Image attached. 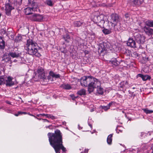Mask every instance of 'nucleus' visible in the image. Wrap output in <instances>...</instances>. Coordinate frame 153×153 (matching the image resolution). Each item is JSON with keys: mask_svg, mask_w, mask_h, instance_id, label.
Returning a JSON list of instances; mask_svg holds the SVG:
<instances>
[{"mask_svg": "<svg viewBox=\"0 0 153 153\" xmlns=\"http://www.w3.org/2000/svg\"><path fill=\"white\" fill-rule=\"evenodd\" d=\"M48 136L50 144L56 153H60L61 150L63 152H65L66 149L63 145L62 135L60 130L57 129L54 133L49 132Z\"/></svg>", "mask_w": 153, "mask_h": 153, "instance_id": "obj_1", "label": "nucleus"}, {"mask_svg": "<svg viewBox=\"0 0 153 153\" xmlns=\"http://www.w3.org/2000/svg\"><path fill=\"white\" fill-rule=\"evenodd\" d=\"M26 48L27 51L29 54L38 57L41 56L40 53L38 52V45L32 39H29L27 40Z\"/></svg>", "mask_w": 153, "mask_h": 153, "instance_id": "obj_2", "label": "nucleus"}, {"mask_svg": "<svg viewBox=\"0 0 153 153\" xmlns=\"http://www.w3.org/2000/svg\"><path fill=\"white\" fill-rule=\"evenodd\" d=\"M88 87V91L89 93L93 91L95 88L100 87L101 83L99 80L94 78H92L91 83H89Z\"/></svg>", "mask_w": 153, "mask_h": 153, "instance_id": "obj_3", "label": "nucleus"}, {"mask_svg": "<svg viewBox=\"0 0 153 153\" xmlns=\"http://www.w3.org/2000/svg\"><path fill=\"white\" fill-rule=\"evenodd\" d=\"M92 78L90 76H83L81 78L80 82L82 86L88 87L89 83H91Z\"/></svg>", "mask_w": 153, "mask_h": 153, "instance_id": "obj_4", "label": "nucleus"}, {"mask_svg": "<svg viewBox=\"0 0 153 153\" xmlns=\"http://www.w3.org/2000/svg\"><path fill=\"white\" fill-rule=\"evenodd\" d=\"M29 19L33 22H42L43 20V16L39 14H34L29 16Z\"/></svg>", "mask_w": 153, "mask_h": 153, "instance_id": "obj_5", "label": "nucleus"}, {"mask_svg": "<svg viewBox=\"0 0 153 153\" xmlns=\"http://www.w3.org/2000/svg\"><path fill=\"white\" fill-rule=\"evenodd\" d=\"M108 20L110 22V23L114 24L115 25L119 21L118 16L116 14H112L109 16Z\"/></svg>", "mask_w": 153, "mask_h": 153, "instance_id": "obj_6", "label": "nucleus"}, {"mask_svg": "<svg viewBox=\"0 0 153 153\" xmlns=\"http://www.w3.org/2000/svg\"><path fill=\"white\" fill-rule=\"evenodd\" d=\"M9 55H10L13 58H21L22 53L21 51H19L18 49H14L12 52H10L9 53Z\"/></svg>", "mask_w": 153, "mask_h": 153, "instance_id": "obj_7", "label": "nucleus"}, {"mask_svg": "<svg viewBox=\"0 0 153 153\" xmlns=\"http://www.w3.org/2000/svg\"><path fill=\"white\" fill-rule=\"evenodd\" d=\"M36 72L38 74V77L40 79H45L46 78L44 69L43 68L41 67H39Z\"/></svg>", "mask_w": 153, "mask_h": 153, "instance_id": "obj_8", "label": "nucleus"}, {"mask_svg": "<svg viewBox=\"0 0 153 153\" xmlns=\"http://www.w3.org/2000/svg\"><path fill=\"white\" fill-rule=\"evenodd\" d=\"M136 42L139 44H143L145 41V37L143 35L137 34L134 36Z\"/></svg>", "mask_w": 153, "mask_h": 153, "instance_id": "obj_9", "label": "nucleus"}, {"mask_svg": "<svg viewBox=\"0 0 153 153\" xmlns=\"http://www.w3.org/2000/svg\"><path fill=\"white\" fill-rule=\"evenodd\" d=\"M10 56L9 55V53L8 54L6 53H5L2 57V62L4 64L5 63H9L11 64L12 62L11 60V58L10 57Z\"/></svg>", "mask_w": 153, "mask_h": 153, "instance_id": "obj_10", "label": "nucleus"}, {"mask_svg": "<svg viewBox=\"0 0 153 153\" xmlns=\"http://www.w3.org/2000/svg\"><path fill=\"white\" fill-rule=\"evenodd\" d=\"M5 10L6 14L8 16H9L11 14V10L14 9V7L10 3H7L5 5Z\"/></svg>", "mask_w": 153, "mask_h": 153, "instance_id": "obj_11", "label": "nucleus"}, {"mask_svg": "<svg viewBox=\"0 0 153 153\" xmlns=\"http://www.w3.org/2000/svg\"><path fill=\"white\" fill-rule=\"evenodd\" d=\"M13 78L10 76H8L7 77V79L5 80V82H6V85L7 86H11L13 85L14 84V83L12 81Z\"/></svg>", "mask_w": 153, "mask_h": 153, "instance_id": "obj_12", "label": "nucleus"}, {"mask_svg": "<svg viewBox=\"0 0 153 153\" xmlns=\"http://www.w3.org/2000/svg\"><path fill=\"white\" fill-rule=\"evenodd\" d=\"M145 33L149 35L153 34V29L149 27L145 26L143 28Z\"/></svg>", "mask_w": 153, "mask_h": 153, "instance_id": "obj_13", "label": "nucleus"}, {"mask_svg": "<svg viewBox=\"0 0 153 153\" xmlns=\"http://www.w3.org/2000/svg\"><path fill=\"white\" fill-rule=\"evenodd\" d=\"M127 44L128 46L134 48L136 47V43L135 41L132 39L129 38L128 39Z\"/></svg>", "mask_w": 153, "mask_h": 153, "instance_id": "obj_14", "label": "nucleus"}, {"mask_svg": "<svg viewBox=\"0 0 153 153\" xmlns=\"http://www.w3.org/2000/svg\"><path fill=\"white\" fill-rule=\"evenodd\" d=\"M106 45V51H107L108 53L111 51L113 49L112 46L111 45V43L108 42H107Z\"/></svg>", "mask_w": 153, "mask_h": 153, "instance_id": "obj_15", "label": "nucleus"}, {"mask_svg": "<svg viewBox=\"0 0 153 153\" xmlns=\"http://www.w3.org/2000/svg\"><path fill=\"white\" fill-rule=\"evenodd\" d=\"M35 7H28L25 8V12L26 15H29L32 13L33 12V9Z\"/></svg>", "mask_w": 153, "mask_h": 153, "instance_id": "obj_16", "label": "nucleus"}, {"mask_svg": "<svg viewBox=\"0 0 153 153\" xmlns=\"http://www.w3.org/2000/svg\"><path fill=\"white\" fill-rule=\"evenodd\" d=\"M120 87L123 88H127L128 87V84L127 81H123L121 82L120 84Z\"/></svg>", "mask_w": 153, "mask_h": 153, "instance_id": "obj_17", "label": "nucleus"}, {"mask_svg": "<svg viewBox=\"0 0 153 153\" xmlns=\"http://www.w3.org/2000/svg\"><path fill=\"white\" fill-rule=\"evenodd\" d=\"M138 77H140L143 81H146L148 79H149L150 77L148 75H143L141 74H139L137 75Z\"/></svg>", "mask_w": 153, "mask_h": 153, "instance_id": "obj_18", "label": "nucleus"}, {"mask_svg": "<svg viewBox=\"0 0 153 153\" xmlns=\"http://www.w3.org/2000/svg\"><path fill=\"white\" fill-rule=\"evenodd\" d=\"M50 76L52 78H55L57 79L59 78L60 77V75L59 74H55L52 71H50L49 73Z\"/></svg>", "mask_w": 153, "mask_h": 153, "instance_id": "obj_19", "label": "nucleus"}, {"mask_svg": "<svg viewBox=\"0 0 153 153\" xmlns=\"http://www.w3.org/2000/svg\"><path fill=\"white\" fill-rule=\"evenodd\" d=\"M131 1L135 5H139L143 2V0H131Z\"/></svg>", "mask_w": 153, "mask_h": 153, "instance_id": "obj_20", "label": "nucleus"}, {"mask_svg": "<svg viewBox=\"0 0 153 153\" xmlns=\"http://www.w3.org/2000/svg\"><path fill=\"white\" fill-rule=\"evenodd\" d=\"M83 22L80 21H75L73 22V24L74 27H79L83 24Z\"/></svg>", "mask_w": 153, "mask_h": 153, "instance_id": "obj_21", "label": "nucleus"}, {"mask_svg": "<svg viewBox=\"0 0 153 153\" xmlns=\"http://www.w3.org/2000/svg\"><path fill=\"white\" fill-rule=\"evenodd\" d=\"M62 38L68 43L69 42L71 39L70 36L68 33L64 35Z\"/></svg>", "mask_w": 153, "mask_h": 153, "instance_id": "obj_22", "label": "nucleus"}, {"mask_svg": "<svg viewBox=\"0 0 153 153\" xmlns=\"http://www.w3.org/2000/svg\"><path fill=\"white\" fill-rule=\"evenodd\" d=\"M113 134L109 135L107 138V142L108 144L109 145L111 144L112 140Z\"/></svg>", "mask_w": 153, "mask_h": 153, "instance_id": "obj_23", "label": "nucleus"}, {"mask_svg": "<svg viewBox=\"0 0 153 153\" xmlns=\"http://www.w3.org/2000/svg\"><path fill=\"white\" fill-rule=\"evenodd\" d=\"M77 94L80 96L85 95L86 94L85 90L84 89H82L77 91Z\"/></svg>", "mask_w": 153, "mask_h": 153, "instance_id": "obj_24", "label": "nucleus"}, {"mask_svg": "<svg viewBox=\"0 0 153 153\" xmlns=\"http://www.w3.org/2000/svg\"><path fill=\"white\" fill-rule=\"evenodd\" d=\"M22 36L20 35H18L16 36L15 39V42H19L22 40Z\"/></svg>", "mask_w": 153, "mask_h": 153, "instance_id": "obj_25", "label": "nucleus"}, {"mask_svg": "<svg viewBox=\"0 0 153 153\" xmlns=\"http://www.w3.org/2000/svg\"><path fill=\"white\" fill-rule=\"evenodd\" d=\"M145 24L149 27H153V21L148 20L145 22Z\"/></svg>", "mask_w": 153, "mask_h": 153, "instance_id": "obj_26", "label": "nucleus"}, {"mask_svg": "<svg viewBox=\"0 0 153 153\" xmlns=\"http://www.w3.org/2000/svg\"><path fill=\"white\" fill-rule=\"evenodd\" d=\"M100 23L101 24H102V25H100V26L102 28H104V29L102 30V31L105 34V28H104V24L105 23V21L104 20H101L100 21Z\"/></svg>", "mask_w": 153, "mask_h": 153, "instance_id": "obj_27", "label": "nucleus"}, {"mask_svg": "<svg viewBox=\"0 0 153 153\" xmlns=\"http://www.w3.org/2000/svg\"><path fill=\"white\" fill-rule=\"evenodd\" d=\"M97 88V92L99 94H102L103 92V88L100 86Z\"/></svg>", "mask_w": 153, "mask_h": 153, "instance_id": "obj_28", "label": "nucleus"}, {"mask_svg": "<svg viewBox=\"0 0 153 153\" xmlns=\"http://www.w3.org/2000/svg\"><path fill=\"white\" fill-rule=\"evenodd\" d=\"M109 63L112 64L113 65L117 66L119 64V62L117 61L116 59H114L113 61H109Z\"/></svg>", "mask_w": 153, "mask_h": 153, "instance_id": "obj_29", "label": "nucleus"}, {"mask_svg": "<svg viewBox=\"0 0 153 153\" xmlns=\"http://www.w3.org/2000/svg\"><path fill=\"white\" fill-rule=\"evenodd\" d=\"M142 110L146 114H150L153 113V111L149 110L148 108H143Z\"/></svg>", "mask_w": 153, "mask_h": 153, "instance_id": "obj_30", "label": "nucleus"}, {"mask_svg": "<svg viewBox=\"0 0 153 153\" xmlns=\"http://www.w3.org/2000/svg\"><path fill=\"white\" fill-rule=\"evenodd\" d=\"M125 17L126 18V20H125V21H126V23H127L129 25L130 22H128V21H129L130 22H132V19L130 18H128L129 16L128 15V14H126L125 15Z\"/></svg>", "mask_w": 153, "mask_h": 153, "instance_id": "obj_31", "label": "nucleus"}, {"mask_svg": "<svg viewBox=\"0 0 153 153\" xmlns=\"http://www.w3.org/2000/svg\"><path fill=\"white\" fill-rule=\"evenodd\" d=\"M45 116L47 118H51L52 120H54L57 119L56 117H55L52 114H46Z\"/></svg>", "mask_w": 153, "mask_h": 153, "instance_id": "obj_32", "label": "nucleus"}, {"mask_svg": "<svg viewBox=\"0 0 153 153\" xmlns=\"http://www.w3.org/2000/svg\"><path fill=\"white\" fill-rule=\"evenodd\" d=\"M5 42L4 41H2L1 42H0V50L4 49L5 48Z\"/></svg>", "mask_w": 153, "mask_h": 153, "instance_id": "obj_33", "label": "nucleus"}, {"mask_svg": "<svg viewBox=\"0 0 153 153\" xmlns=\"http://www.w3.org/2000/svg\"><path fill=\"white\" fill-rule=\"evenodd\" d=\"M46 3L47 5L50 7H52L53 5V3L51 0H46Z\"/></svg>", "mask_w": 153, "mask_h": 153, "instance_id": "obj_34", "label": "nucleus"}, {"mask_svg": "<svg viewBox=\"0 0 153 153\" xmlns=\"http://www.w3.org/2000/svg\"><path fill=\"white\" fill-rule=\"evenodd\" d=\"M28 3L31 5V7H33L36 4L34 0H28Z\"/></svg>", "mask_w": 153, "mask_h": 153, "instance_id": "obj_35", "label": "nucleus"}, {"mask_svg": "<svg viewBox=\"0 0 153 153\" xmlns=\"http://www.w3.org/2000/svg\"><path fill=\"white\" fill-rule=\"evenodd\" d=\"M63 88L65 89L69 90L71 88V87L70 85L67 84L64 85Z\"/></svg>", "mask_w": 153, "mask_h": 153, "instance_id": "obj_36", "label": "nucleus"}, {"mask_svg": "<svg viewBox=\"0 0 153 153\" xmlns=\"http://www.w3.org/2000/svg\"><path fill=\"white\" fill-rule=\"evenodd\" d=\"M0 33L2 35H4L6 33V30L5 28L1 29L0 30Z\"/></svg>", "mask_w": 153, "mask_h": 153, "instance_id": "obj_37", "label": "nucleus"}, {"mask_svg": "<svg viewBox=\"0 0 153 153\" xmlns=\"http://www.w3.org/2000/svg\"><path fill=\"white\" fill-rule=\"evenodd\" d=\"M5 80L2 76H0V83H1V85L2 84H5Z\"/></svg>", "mask_w": 153, "mask_h": 153, "instance_id": "obj_38", "label": "nucleus"}, {"mask_svg": "<svg viewBox=\"0 0 153 153\" xmlns=\"http://www.w3.org/2000/svg\"><path fill=\"white\" fill-rule=\"evenodd\" d=\"M61 52L63 53H65L67 52L66 49L65 48L63 47L61 48L60 49Z\"/></svg>", "mask_w": 153, "mask_h": 153, "instance_id": "obj_39", "label": "nucleus"}, {"mask_svg": "<svg viewBox=\"0 0 153 153\" xmlns=\"http://www.w3.org/2000/svg\"><path fill=\"white\" fill-rule=\"evenodd\" d=\"M112 27V26L111 27L108 29H106V34H108L111 33V29Z\"/></svg>", "mask_w": 153, "mask_h": 153, "instance_id": "obj_40", "label": "nucleus"}, {"mask_svg": "<svg viewBox=\"0 0 153 153\" xmlns=\"http://www.w3.org/2000/svg\"><path fill=\"white\" fill-rule=\"evenodd\" d=\"M112 104V102H111L109 103L107 106H106V110L109 108L110 106Z\"/></svg>", "mask_w": 153, "mask_h": 153, "instance_id": "obj_41", "label": "nucleus"}, {"mask_svg": "<svg viewBox=\"0 0 153 153\" xmlns=\"http://www.w3.org/2000/svg\"><path fill=\"white\" fill-rule=\"evenodd\" d=\"M18 112L20 115L22 114H27V113L26 112L18 111Z\"/></svg>", "mask_w": 153, "mask_h": 153, "instance_id": "obj_42", "label": "nucleus"}, {"mask_svg": "<svg viewBox=\"0 0 153 153\" xmlns=\"http://www.w3.org/2000/svg\"><path fill=\"white\" fill-rule=\"evenodd\" d=\"M71 96L73 100H75L77 98V97H75L74 95H71Z\"/></svg>", "mask_w": 153, "mask_h": 153, "instance_id": "obj_43", "label": "nucleus"}, {"mask_svg": "<svg viewBox=\"0 0 153 153\" xmlns=\"http://www.w3.org/2000/svg\"><path fill=\"white\" fill-rule=\"evenodd\" d=\"M42 120H43L44 121V122H49L50 121L46 119H42Z\"/></svg>", "mask_w": 153, "mask_h": 153, "instance_id": "obj_44", "label": "nucleus"}, {"mask_svg": "<svg viewBox=\"0 0 153 153\" xmlns=\"http://www.w3.org/2000/svg\"><path fill=\"white\" fill-rule=\"evenodd\" d=\"M3 37L1 36H0V42H1V41H4L3 39Z\"/></svg>", "mask_w": 153, "mask_h": 153, "instance_id": "obj_45", "label": "nucleus"}, {"mask_svg": "<svg viewBox=\"0 0 153 153\" xmlns=\"http://www.w3.org/2000/svg\"><path fill=\"white\" fill-rule=\"evenodd\" d=\"M36 117H39V118L42 117L40 114H37L36 115Z\"/></svg>", "mask_w": 153, "mask_h": 153, "instance_id": "obj_46", "label": "nucleus"}, {"mask_svg": "<svg viewBox=\"0 0 153 153\" xmlns=\"http://www.w3.org/2000/svg\"><path fill=\"white\" fill-rule=\"evenodd\" d=\"M34 117L35 118H36L38 120H42V119L40 118H38V117H37L36 116H34Z\"/></svg>", "mask_w": 153, "mask_h": 153, "instance_id": "obj_47", "label": "nucleus"}, {"mask_svg": "<svg viewBox=\"0 0 153 153\" xmlns=\"http://www.w3.org/2000/svg\"><path fill=\"white\" fill-rule=\"evenodd\" d=\"M88 125L90 126L91 129L92 128V125L90 123H88Z\"/></svg>", "mask_w": 153, "mask_h": 153, "instance_id": "obj_48", "label": "nucleus"}, {"mask_svg": "<svg viewBox=\"0 0 153 153\" xmlns=\"http://www.w3.org/2000/svg\"><path fill=\"white\" fill-rule=\"evenodd\" d=\"M41 114L42 117L44 116H45L46 114Z\"/></svg>", "mask_w": 153, "mask_h": 153, "instance_id": "obj_49", "label": "nucleus"}, {"mask_svg": "<svg viewBox=\"0 0 153 153\" xmlns=\"http://www.w3.org/2000/svg\"><path fill=\"white\" fill-rule=\"evenodd\" d=\"M105 50V48L104 47L102 49V50L101 51V53H102V52H103V51H104Z\"/></svg>", "mask_w": 153, "mask_h": 153, "instance_id": "obj_50", "label": "nucleus"}, {"mask_svg": "<svg viewBox=\"0 0 153 153\" xmlns=\"http://www.w3.org/2000/svg\"><path fill=\"white\" fill-rule=\"evenodd\" d=\"M52 126V125H51L46 127V128H48L50 129L51 128V127Z\"/></svg>", "mask_w": 153, "mask_h": 153, "instance_id": "obj_51", "label": "nucleus"}, {"mask_svg": "<svg viewBox=\"0 0 153 153\" xmlns=\"http://www.w3.org/2000/svg\"><path fill=\"white\" fill-rule=\"evenodd\" d=\"M6 103L8 104H10V105H11V102L9 101H7L6 102Z\"/></svg>", "mask_w": 153, "mask_h": 153, "instance_id": "obj_52", "label": "nucleus"}, {"mask_svg": "<svg viewBox=\"0 0 153 153\" xmlns=\"http://www.w3.org/2000/svg\"><path fill=\"white\" fill-rule=\"evenodd\" d=\"M19 112H18L17 114H15V115L16 116H18L19 115Z\"/></svg>", "mask_w": 153, "mask_h": 153, "instance_id": "obj_53", "label": "nucleus"}, {"mask_svg": "<svg viewBox=\"0 0 153 153\" xmlns=\"http://www.w3.org/2000/svg\"><path fill=\"white\" fill-rule=\"evenodd\" d=\"M28 114L30 116H33V117H34V116H35L31 114H30V113H28Z\"/></svg>", "mask_w": 153, "mask_h": 153, "instance_id": "obj_54", "label": "nucleus"}, {"mask_svg": "<svg viewBox=\"0 0 153 153\" xmlns=\"http://www.w3.org/2000/svg\"><path fill=\"white\" fill-rule=\"evenodd\" d=\"M1 74V72L0 71V74Z\"/></svg>", "mask_w": 153, "mask_h": 153, "instance_id": "obj_55", "label": "nucleus"}, {"mask_svg": "<svg viewBox=\"0 0 153 153\" xmlns=\"http://www.w3.org/2000/svg\"><path fill=\"white\" fill-rule=\"evenodd\" d=\"M8 35V34L7 33L6 35L7 36Z\"/></svg>", "mask_w": 153, "mask_h": 153, "instance_id": "obj_56", "label": "nucleus"}, {"mask_svg": "<svg viewBox=\"0 0 153 153\" xmlns=\"http://www.w3.org/2000/svg\"><path fill=\"white\" fill-rule=\"evenodd\" d=\"M152 152H153V149H152Z\"/></svg>", "mask_w": 153, "mask_h": 153, "instance_id": "obj_57", "label": "nucleus"}, {"mask_svg": "<svg viewBox=\"0 0 153 153\" xmlns=\"http://www.w3.org/2000/svg\"><path fill=\"white\" fill-rule=\"evenodd\" d=\"M19 99H21V97H19Z\"/></svg>", "mask_w": 153, "mask_h": 153, "instance_id": "obj_58", "label": "nucleus"}, {"mask_svg": "<svg viewBox=\"0 0 153 153\" xmlns=\"http://www.w3.org/2000/svg\"><path fill=\"white\" fill-rule=\"evenodd\" d=\"M15 61H16V60H14V62H15Z\"/></svg>", "mask_w": 153, "mask_h": 153, "instance_id": "obj_59", "label": "nucleus"}, {"mask_svg": "<svg viewBox=\"0 0 153 153\" xmlns=\"http://www.w3.org/2000/svg\"><path fill=\"white\" fill-rule=\"evenodd\" d=\"M15 61H16V60H14V62H15Z\"/></svg>", "mask_w": 153, "mask_h": 153, "instance_id": "obj_60", "label": "nucleus"}, {"mask_svg": "<svg viewBox=\"0 0 153 153\" xmlns=\"http://www.w3.org/2000/svg\"><path fill=\"white\" fill-rule=\"evenodd\" d=\"M1 85V83H0V85Z\"/></svg>", "mask_w": 153, "mask_h": 153, "instance_id": "obj_61", "label": "nucleus"}, {"mask_svg": "<svg viewBox=\"0 0 153 153\" xmlns=\"http://www.w3.org/2000/svg\"><path fill=\"white\" fill-rule=\"evenodd\" d=\"M104 108H105V106H104Z\"/></svg>", "mask_w": 153, "mask_h": 153, "instance_id": "obj_62", "label": "nucleus"}, {"mask_svg": "<svg viewBox=\"0 0 153 153\" xmlns=\"http://www.w3.org/2000/svg\"><path fill=\"white\" fill-rule=\"evenodd\" d=\"M152 153H153V152H152Z\"/></svg>", "mask_w": 153, "mask_h": 153, "instance_id": "obj_63", "label": "nucleus"}, {"mask_svg": "<svg viewBox=\"0 0 153 153\" xmlns=\"http://www.w3.org/2000/svg\"><path fill=\"white\" fill-rule=\"evenodd\" d=\"M21 0V1H22V0Z\"/></svg>", "mask_w": 153, "mask_h": 153, "instance_id": "obj_64", "label": "nucleus"}]
</instances>
